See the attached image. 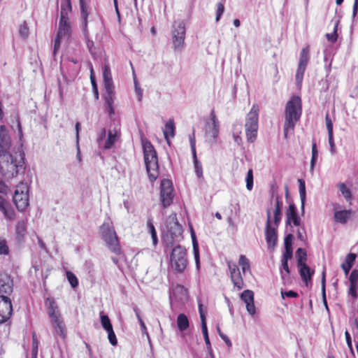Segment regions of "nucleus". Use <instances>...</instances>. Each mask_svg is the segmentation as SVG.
I'll return each mask as SVG.
<instances>
[{
    "mask_svg": "<svg viewBox=\"0 0 358 358\" xmlns=\"http://www.w3.org/2000/svg\"><path fill=\"white\" fill-rule=\"evenodd\" d=\"M194 164V171L198 178H201L203 176V169L201 163L197 159L196 152H195V155H192Z\"/></svg>",
    "mask_w": 358,
    "mask_h": 358,
    "instance_id": "nucleus-41",
    "label": "nucleus"
},
{
    "mask_svg": "<svg viewBox=\"0 0 358 358\" xmlns=\"http://www.w3.org/2000/svg\"><path fill=\"white\" fill-rule=\"evenodd\" d=\"M325 121L328 134H333V123L329 115H326Z\"/></svg>",
    "mask_w": 358,
    "mask_h": 358,
    "instance_id": "nucleus-63",
    "label": "nucleus"
},
{
    "mask_svg": "<svg viewBox=\"0 0 358 358\" xmlns=\"http://www.w3.org/2000/svg\"><path fill=\"white\" fill-rule=\"evenodd\" d=\"M286 217L287 224H290L292 222L294 226L300 225L301 220L296 213V208L294 203L289 204L286 212Z\"/></svg>",
    "mask_w": 358,
    "mask_h": 358,
    "instance_id": "nucleus-19",
    "label": "nucleus"
},
{
    "mask_svg": "<svg viewBox=\"0 0 358 358\" xmlns=\"http://www.w3.org/2000/svg\"><path fill=\"white\" fill-rule=\"evenodd\" d=\"M38 341L35 336V334L33 335V342H32V355L33 357H36L38 353Z\"/></svg>",
    "mask_w": 358,
    "mask_h": 358,
    "instance_id": "nucleus-58",
    "label": "nucleus"
},
{
    "mask_svg": "<svg viewBox=\"0 0 358 358\" xmlns=\"http://www.w3.org/2000/svg\"><path fill=\"white\" fill-rule=\"evenodd\" d=\"M100 234L108 248L115 253L120 250L118 239L112 222L110 220L104 222L100 227Z\"/></svg>",
    "mask_w": 358,
    "mask_h": 358,
    "instance_id": "nucleus-6",
    "label": "nucleus"
},
{
    "mask_svg": "<svg viewBox=\"0 0 358 358\" xmlns=\"http://www.w3.org/2000/svg\"><path fill=\"white\" fill-rule=\"evenodd\" d=\"M336 31H337V25L336 24V26L334 27V32L331 33V34H326V37L328 39V41H329L331 43H334V42L336 41L337 37H338L337 34H336Z\"/></svg>",
    "mask_w": 358,
    "mask_h": 358,
    "instance_id": "nucleus-57",
    "label": "nucleus"
},
{
    "mask_svg": "<svg viewBox=\"0 0 358 358\" xmlns=\"http://www.w3.org/2000/svg\"><path fill=\"white\" fill-rule=\"evenodd\" d=\"M210 121L206 125V140L213 143L215 142L219 134V122L216 120L214 112H212Z\"/></svg>",
    "mask_w": 358,
    "mask_h": 358,
    "instance_id": "nucleus-12",
    "label": "nucleus"
},
{
    "mask_svg": "<svg viewBox=\"0 0 358 358\" xmlns=\"http://www.w3.org/2000/svg\"><path fill=\"white\" fill-rule=\"evenodd\" d=\"M281 295L282 298H285V296L289 298H296L298 296V294L294 291L289 290V291H282Z\"/></svg>",
    "mask_w": 358,
    "mask_h": 358,
    "instance_id": "nucleus-64",
    "label": "nucleus"
},
{
    "mask_svg": "<svg viewBox=\"0 0 358 358\" xmlns=\"http://www.w3.org/2000/svg\"><path fill=\"white\" fill-rule=\"evenodd\" d=\"M338 189L341 194L343 195V196L347 199L349 200L351 197V193L350 189L346 187V185L344 183H341L338 185Z\"/></svg>",
    "mask_w": 358,
    "mask_h": 358,
    "instance_id": "nucleus-47",
    "label": "nucleus"
},
{
    "mask_svg": "<svg viewBox=\"0 0 358 358\" xmlns=\"http://www.w3.org/2000/svg\"><path fill=\"white\" fill-rule=\"evenodd\" d=\"M163 133L168 144H170L169 138H172L175 135V126L173 120H169L166 123L165 127L163 130Z\"/></svg>",
    "mask_w": 358,
    "mask_h": 358,
    "instance_id": "nucleus-27",
    "label": "nucleus"
},
{
    "mask_svg": "<svg viewBox=\"0 0 358 358\" xmlns=\"http://www.w3.org/2000/svg\"><path fill=\"white\" fill-rule=\"evenodd\" d=\"M238 264L244 273L250 271V262L245 255H241L240 256Z\"/></svg>",
    "mask_w": 358,
    "mask_h": 358,
    "instance_id": "nucleus-40",
    "label": "nucleus"
},
{
    "mask_svg": "<svg viewBox=\"0 0 358 358\" xmlns=\"http://www.w3.org/2000/svg\"><path fill=\"white\" fill-rule=\"evenodd\" d=\"M309 60V48L306 47L302 49L300 53L299 65L307 66Z\"/></svg>",
    "mask_w": 358,
    "mask_h": 358,
    "instance_id": "nucleus-39",
    "label": "nucleus"
},
{
    "mask_svg": "<svg viewBox=\"0 0 358 358\" xmlns=\"http://www.w3.org/2000/svg\"><path fill=\"white\" fill-rule=\"evenodd\" d=\"M13 292V280L10 277L0 272V296H8Z\"/></svg>",
    "mask_w": 358,
    "mask_h": 358,
    "instance_id": "nucleus-15",
    "label": "nucleus"
},
{
    "mask_svg": "<svg viewBox=\"0 0 358 358\" xmlns=\"http://www.w3.org/2000/svg\"><path fill=\"white\" fill-rule=\"evenodd\" d=\"M356 257L357 255L355 254L350 253L346 256L344 262L341 264V268L343 270L345 276L349 274V272L354 264Z\"/></svg>",
    "mask_w": 358,
    "mask_h": 358,
    "instance_id": "nucleus-25",
    "label": "nucleus"
},
{
    "mask_svg": "<svg viewBox=\"0 0 358 358\" xmlns=\"http://www.w3.org/2000/svg\"><path fill=\"white\" fill-rule=\"evenodd\" d=\"M242 133V125L241 124L236 123L233 126L232 134L235 143L237 145H241L242 143V138L241 134Z\"/></svg>",
    "mask_w": 358,
    "mask_h": 358,
    "instance_id": "nucleus-32",
    "label": "nucleus"
},
{
    "mask_svg": "<svg viewBox=\"0 0 358 358\" xmlns=\"http://www.w3.org/2000/svg\"><path fill=\"white\" fill-rule=\"evenodd\" d=\"M296 255L297 257V266L306 264L307 254L304 249L301 248H298Z\"/></svg>",
    "mask_w": 358,
    "mask_h": 358,
    "instance_id": "nucleus-38",
    "label": "nucleus"
},
{
    "mask_svg": "<svg viewBox=\"0 0 358 358\" xmlns=\"http://www.w3.org/2000/svg\"><path fill=\"white\" fill-rule=\"evenodd\" d=\"M102 77L104 88H114L110 68L108 64H105L102 69Z\"/></svg>",
    "mask_w": 358,
    "mask_h": 358,
    "instance_id": "nucleus-20",
    "label": "nucleus"
},
{
    "mask_svg": "<svg viewBox=\"0 0 358 358\" xmlns=\"http://www.w3.org/2000/svg\"><path fill=\"white\" fill-rule=\"evenodd\" d=\"M328 141L330 146V152L332 155L336 153V146L333 134H328Z\"/></svg>",
    "mask_w": 358,
    "mask_h": 358,
    "instance_id": "nucleus-55",
    "label": "nucleus"
},
{
    "mask_svg": "<svg viewBox=\"0 0 358 358\" xmlns=\"http://www.w3.org/2000/svg\"><path fill=\"white\" fill-rule=\"evenodd\" d=\"M10 138L6 127L0 126V152L8 151L10 146Z\"/></svg>",
    "mask_w": 358,
    "mask_h": 358,
    "instance_id": "nucleus-18",
    "label": "nucleus"
},
{
    "mask_svg": "<svg viewBox=\"0 0 358 358\" xmlns=\"http://www.w3.org/2000/svg\"><path fill=\"white\" fill-rule=\"evenodd\" d=\"M217 333H218L219 336L225 342V343L227 345V346L229 348L231 347L232 343H231L230 339L225 334L222 333L220 327H217Z\"/></svg>",
    "mask_w": 358,
    "mask_h": 358,
    "instance_id": "nucleus-59",
    "label": "nucleus"
},
{
    "mask_svg": "<svg viewBox=\"0 0 358 358\" xmlns=\"http://www.w3.org/2000/svg\"><path fill=\"white\" fill-rule=\"evenodd\" d=\"M246 182V188L248 190L250 191L253 188V171L252 169H249L245 178Z\"/></svg>",
    "mask_w": 358,
    "mask_h": 358,
    "instance_id": "nucleus-45",
    "label": "nucleus"
},
{
    "mask_svg": "<svg viewBox=\"0 0 358 358\" xmlns=\"http://www.w3.org/2000/svg\"><path fill=\"white\" fill-rule=\"evenodd\" d=\"M27 231V222L25 220H20L16 225V233L19 238H23Z\"/></svg>",
    "mask_w": 358,
    "mask_h": 358,
    "instance_id": "nucleus-37",
    "label": "nucleus"
},
{
    "mask_svg": "<svg viewBox=\"0 0 358 358\" xmlns=\"http://www.w3.org/2000/svg\"><path fill=\"white\" fill-rule=\"evenodd\" d=\"M142 146L148 174L150 180H155L158 177L159 167L157 152L153 145L147 139L142 140Z\"/></svg>",
    "mask_w": 358,
    "mask_h": 358,
    "instance_id": "nucleus-4",
    "label": "nucleus"
},
{
    "mask_svg": "<svg viewBox=\"0 0 358 358\" xmlns=\"http://www.w3.org/2000/svg\"><path fill=\"white\" fill-rule=\"evenodd\" d=\"M13 313L10 299L8 296H0V324L7 322Z\"/></svg>",
    "mask_w": 358,
    "mask_h": 358,
    "instance_id": "nucleus-11",
    "label": "nucleus"
},
{
    "mask_svg": "<svg viewBox=\"0 0 358 358\" xmlns=\"http://www.w3.org/2000/svg\"><path fill=\"white\" fill-rule=\"evenodd\" d=\"M105 91L106 94L104 96V99L108 108V113L110 115H113L114 114V109L113 108L115 99L114 88H110V90L108 88H106Z\"/></svg>",
    "mask_w": 358,
    "mask_h": 358,
    "instance_id": "nucleus-24",
    "label": "nucleus"
},
{
    "mask_svg": "<svg viewBox=\"0 0 358 358\" xmlns=\"http://www.w3.org/2000/svg\"><path fill=\"white\" fill-rule=\"evenodd\" d=\"M169 267L176 273H183L188 265L186 249L181 246H175L170 254Z\"/></svg>",
    "mask_w": 358,
    "mask_h": 358,
    "instance_id": "nucleus-5",
    "label": "nucleus"
},
{
    "mask_svg": "<svg viewBox=\"0 0 358 358\" xmlns=\"http://www.w3.org/2000/svg\"><path fill=\"white\" fill-rule=\"evenodd\" d=\"M241 300L245 303L248 313L254 315L256 313V308L254 304V293L250 289H246L241 294Z\"/></svg>",
    "mask_w": 358,
    "mask_h": 358,
    "instance_id": "nucleus-17",
    "label": "nucleus"
},
{
    "mask_svg": "<svg viewBox=\"0 0 358 358\" xmlns=\"http://www.w3.org/2000/svg\"><path fill=\"white\" fill-rule=\"evenodd\" d=\"M10 206L9 203L2 196H0V210L3 212Z\"/></svg>",
    "mask_w": 358,
    "mask_h": 358,
    "instance_id": "nucleus-62",
    "label": "nucleus"
},
{
    "mask_svg": "<svg viewBox=\"0 0 358 358\" xmlns=\"http://www.w3.org/2000/svg\"><path fill=\"white\" fill-rule=\"evenodd\" d=\"M257 129L258 107L254 105L248 113L245 121V133L249 142L252 143L256 139Z\"/></svg>",
    "mask_w": 358,
    "mask_h": 358,
    "instance_id": "nucleus-8",
    "label": "nucleus"
},
{
    "mask_svg": "<svg viewBox=\"0 0 358 358\" xmlns=\"http://www.w3.org/2000/svg\"><path fill=\"white\" fill-rule=\"evenodd\" d=\"M224 11V6L223 3H218L217 5V13L215 17V21L218 22Z\"/></svg>",
    "mask_w": 358,
    "mask_h": 358,
    "instance_id": "nucleus-54",
    "label": "nucleus"
},
{
    "mask_svg": "<svg viewBox=\"0 0 358 358\" xmlns=\"http://www.w3.org/2000/svg\"><path fill=\"white\" fill-rule=\"evenodd\" d=\"M67 279L72 287H76L78 285V280L76 276L71 271L66 272Z\"/></svg>",
    "mask_w": 358,
    "mask_h": 358,
    "instance_id": "nucleus-48",
    "label": "nucleus"
},
{
    "mask_svg": "<svg viewBox=\"0 0 358 358\" xmlns=\"http://www.w3.org/2000/svg\"><path fill=\"white\" fill-rule=\"evenodd\" d=\"M108 332V338L109 340L110 343L112 345H116L117 343V341L116 338V336L115 334V332L113 331V329H110L106 331Z\"/></svg>",
    "mask_w": 358,
    "mask_h": 358,
    "instance_id": "nucleus-52",
    "label": "nucleus"
},
{
    "mask_svg": "<svg viewBox=\"0 0 358 358\" xmlns=\"http://www.w3.org/2000/svg\"><path fill=\"white\" fill-rule=\"evenodd\" d=\"M306 66L299 65L296 73V80L297 85H301L303 80L304 72L306 71Z\"/></svg>",
    "mask_w": 358,
    "mask_h": 358,
    "instance_id": "nucleus-44",
    "label": "nucleus"
},
{
    "mask_svg": "<svg viewBox=\"0 0 358 358\" xmlns=\"http://www.w3.org/2000/svg\"><path fill=\"white\" fill-rule=\"evenodd\" d=\"M8 251L6 240L0 237V255H7Z\"/></svg>",
    "mask_w": 358,
    "mask_h": 358,
    "instance_id": "nucleus-53",
    "label": "nucleus"
},
{
    "mask_svg": "<svg viewBox=\"0 0 358 358\" xmlns=\"http://www.w3.org/2000/svg\"><path fill=\"white\" fill-rule=\"evenodd\" d=\"M2 213H3L5 217L9 220H14L15 218V213L10 206Z\"/></svg>",
    "mask_w": 358,
    "mask_h": 358,
    "instance_id": "nucleus-51",
    "label": "nucleus"
},
{
    "mask_svg": "<svg viewBox=\"0 0 358 358\" xmlns=\"http://www.w3.org/2000/svg\"><path fill=\"white\" fill-rule=\"evenodd\" d=\"M166 229L173 238L178 237L182 234V229L177 220L176 214L171 215L167 218Z\"/></svg>",
    "mask_w": 358,
    "mask_h": 358,
    "instance_id": "nucleus-14",
    "label": "nucleus"
},
{
    "mask_svg": "<svg viewBox=\"0 0 358 358\" xmlns=\"http://www.w3.org/2000/svg\"><path fill=\"white\" fill-rule=\"evenodd\" d=\"M298 268L302 280L306 283V285H308V282L311 280L314 271H311L307 264L298 266Z\"/></svg>",
    "mask_w": 358,
    "mask_h": 358,
    "instance_id": "nucleus-23",
    "label": "nucleus"
},
{
    "mask_svg": "<svg viewBox=\"0 0 358 358\" xmlns=\"http://www.w3.org/2000/svg\"><path fill=\"white\" fill-rule=\"evenodd\" d=\"M71 11L72 8H61L58 31L54 43V55L59 50L62 41L69 40L71 36L72 27L69 15Z\"/></svg>",
    "mask_w": 358,
    "mask_h": 358,
    "instance_id": "nucleus-3",
    "label": "nucleus"
},
{
    "mask_svg": "<svg viewBox=\"0 0 358 358\" xmlns=\"http://www.w3.org/2000/svg\"><path fill=\"white\" fill-rule=\"evenodd\" d=\"M265 236L268 248H274L277 241V234L275 228L271 226V212L269 210H267Z\"/></svg>",
    "mask_w": 358,
    "mask_h": 358,
    "instance_id": "nucleus-13",
    "label": "nucleus"
},
{
    "mask_svg": "<svg viewBox=\"0 0 358 358\" xmlns=\"http://www.w3.org/2000/svg\"><path fill=\"white\" fill-rule=\"evenodd\" d=\"M51 327L53 329V335L55 338L57 340L58 338L65 339L66 335V330L65 324L63 322L62 318H59L50 321Z\"/></svg>",
    "mask_w": 358,
    "mask_h": 358,
    "instance_id": "nucleus-16",
    "label": "nucleus"
},
{
    "mask_svg": "<svg viewBox=\"0 0 358 358\" xmlns=\"http://www.w3.org/2000/svg\"><path fill=\"white\" fill-rule=\"evenodd\" d=\"M100 317L101 325L106 331L113 328L108 317L104 315L103 312L100 313Z\"/></svg>",
    "mask_w": 358,
    "mask_h": 358,
    "instance_id": "nucleus-43",
    "label": "nucleus"
},
{
    "mask_svg": "<svg viewBox=\"0 0 358 358\" xmlns=\"http://www.w3.org/2000/svg\"><path fill=\"white\" fill-rule=\"evenodd\" d=\"M281 275L282 279H285L289 274V268L288 266V262L281 261Z\"/></svg>",
    "mask_w": 358,
    "mask_h": 358,
    "instance_id": "nucleus-49",
    "label": "nucleus"
},
{
    "mask_svg": "<svg viewBox=\"0 0 358 358\" xmlns=\"http://www.w3.org/2000/svg\"><path fill=\"white\" fill-rule=\"evenodd\" d=\"M189 143L191 146V150L192 155H195L196 152V142L194 138V131H193V133L192 135H189Z\"/></svg>",
    "mask_w": 358,
    "mask_h": 358,
    "instance_id": "nucleus-61",
    "label": "nucleus"
},
{
    "mask_svg": "<svg viewBox=\"0 0 358 358\" xmlns=\"http://www.w3.org/2000/svg\"><path fill=\"white\" fill-rule=\"evenodd\" d=\"M173 196L172 182L169 179L162 180L160 187V200L164 208L172 203Z\"/></svg>",
    "mask_w": 358,
    "mask_h": 358,
    "instance_id": "nucleus-10",
    "label": "nucleus"
},
{
    "mask_svg": "<svg viewBox=\"0 0 358 358\" xmlns=\"http://www.w3.org/2000/svg\"><path fill=\"white\" fill-rule=\"evenodd\" d=\"M48 316L50 321L61 318V314L58 310V307L53 299H48Z\"/></svg>",
    "mask_w": 358,
    "mask_h": 358,
    "instance_id": "nucleus-22",
    "label": "nucleus"
},
{
    "mask_svg": "<svg viewBox=\"0 0 358 358\" xmlns=\"http://www.w3.org/2000/svg\"><path fill=\"white\" fill-rule=\"evenodd\" d=\"M25 169L22 153L10 154L8 151L0 152V172L7 178L15 177Z\"/></svg>",
    "mask_w": 358,
    "mask_h": 358,
    "instance_id": "nucleus-1",
    "label": "nucleus"
},
{
    "mask_svg": "<svg viewBox=\"0 0 358 358\" xmlns=\"http://www.w3.org/2000/svg\"><path fill=\"white\" fill-rule=\"evenodd\" d=\"M117 138L118 135L116 131L113 132L112 131H109L108 134V138L103 146L104 149H110L113 146Z\"/></svg>",
    "mask_w": 358,
    "mask_h": 358,
    "instance_id": "nucleus-31",
    "label": "nucleus"
},
{
    "mask_svg": "<svg viewBox=\"0 0 358 358\" xmlns=\"http://www.w3.org/2000/svg\"><path fill=\"white\" fill-rule=\"evenodd\" d=\"M185 24L183 20H175L171 29L172 43L175 50L180 51L185 45Z\"/></svg>",
    "mask_w": 358,
    "mask_h": 358,
    "instance_id": "nucleus-9",
    "label": "nucleus"
},
{
    "mask_svg": "<svg viewBox=\"0 0 358 358\" xmlns=\"http://www.w3.org/2000/svg\"><path fill=\"white\" fill-rule=\"evenodd\" d=\"M227 264H228V268H229V270L230 272V276L232 275L233 274L236 273V272L240 271L239 268H238V266H236V264L232 263L231 262H228Z\"/></svg>",
    "mask_w": 358,
    "mask_h": 358,
    "instance_id": "nucleus-60",
    "label": "nucleus"
},
{
    "mask_svg": "<svg viewBox=\"0 0 358 358\" xmlns=\"http://www.w3.org/2000/svg\"><path fill=\"white\" fill-rule=\"evenodd\" d=\"M350 286L349 288L348 294L352 296V298L356 299L357 297V289L358 288V282L350 281Z\"/></svg>",
    "mask_w": 358,
    "mask_h": 358,
    "instance_id": "nucleus-50",
    "label": "nucleus"
},
{
    "mask_svg": "<svg viewBox=\"0 0 358 358\" xmlns=\"http://www.w3.org/2000/svg\"><path fill=\"white\" fill-rule=\"evenodd\" d=\"M301 115V100L299 96H294L287 103L285 109V121L284 124V136L294 131L296 122Z\"/></svg>",
    "mask_w": 358,
    "mask_h": 358,
    "instance_id": "nucleus-2",
    "label": "nucleus"
},
{
    "mask_svg": "<svg viewBox=\"0 0 358 358\" xmlns=\"http://www.w3.org/2000/svg\"><path fill=\"white\" fill-rule=\"evenodd\" d=\"M292 235L288 234L285 238V252L282 256L281 261H287L292 257Z\"/></svg>",
    "mask_w": 358,
    "mask_h": 358,
    "instance_id": "nucleus-21",
    "label": "nucleus"
},
{
    "mask_svg": "<svg viewBox=\"0 0 358 358\" xmlns=\"http://www.w3.org/2000/svg\"><path fill=\"white\" fill-rule=\"evenodd\" d=\"M29 31L26 22H23L19 28V35L22 38H27L29 36Z\"/></svg>",
    "mask_w": 358,
    "mask_h": 358,
    "instance_id": "nucleus-46",
    "label": "nucleus"
},
{
    "mask_svg": "<svg viewBox=\"0 0 358 358\" xmlns=\"http://www.w3.org/2000/svg\"><path fill=\"white\" fill-rule=\"evenodd\" d=\"M201 331H202V334L203 336V338H204L207 349H210L211 344H210L209 337H208L207 324H206V322H204L203 320V322L201 323Z\"/></svg>",
    "mask_w": 358,
    "mask_h": 358,
    "instance_id": "nucleus-42",
    "label": "nucleus"
},
{
    "mask_svg": "<svg viewBox=\"0 0 358 358\" xmlns=\"http://www.w3.org/2000/svg\"><path fill=\"white\" fill-rule=\"evenodd\" d=\"M147 229H148V231L151 235L152 240V245L154 246H156L158 243V238H157L155 228L152 224V220L151 218H149L147 221Z\"/></svg>",
    "mask_w": 358,
    "mask_h": 358,
    "instance_id": "nucleus-33",
    "label": "nucleus"
},
{
    "mask_svg": "<svg viewBox=\"0 0 358 358\" xmlns=\"http://www.w3.org/2000/svg\"><path fill=\"white\" fill-rule=\"evenodd\" d=\"M29 187L27 183L20 182L16 186L13 199L18 210L23 211L29 206Z\"/></svg>",
    "mask_w": 358,
    "mask_h": 358,
    "instance_id": "nucleus-7",
    "label": "nucleus"
},
{
    "mask_svg": "<svg viewBox=\"0 0 358 358\" xmlns=\"http://www.w3.org/2000/svg\"><path fill=\"white\" fill-rule=\"evenodd\" d=\"M299 182V195L301 203V210L304 212L306 192V185L305 181L302 179L298 180Z\"/></svg>",
    "mask_w": 358,
    "mask_h": 358,
    "instance_id": "nucleus-30",
    "label": "nucleus"
},
{
    "mask_svg": "<svg viewBox=\"0 0 358 358\" xmlns=\"http://www.w3.org/2000/svg\"><path fill=\"white\" fill-rule=\"evenodd\" d=\"M317 157H318V151H317V145H316L315 141L313 140V143H312V157H311V160H310V171L311 172H313V171H314V168H315V164L317 162Z\"/></svg>",
    "mask_w": 358,
    "mask_h": 358,
    "instance_id": "nucleus-36",
    "label": "nucleus"
},
{
    "mask_svg": "<svg viewBox=\"0 0 358 358\" xmlns=\"http://www.w3.org/2000/svg\"><path fill=\"white\" fill-rule=\"evenodd\" d=\"M192 244H193V251H194V257L195 259L196 266L197 269L199 268V245L196 239L195 234L194 231L192 232Z\"/></svg>",
    "mask_w": 358,
    "mask_h": 358,
    "instance_id": "nucleus-34",
    "label": "nucleus"
},
{
    "mask_svg": "<svg viewBox=\"0 0 358 358\" xmlns=\"http://www.w3.org/2000/svg\"><path fill=\"white\" fill-rule=\"evenodd\" d=\"M177 327L180 331H186L189 327V321L187 315L184 313H180L176 320Z\"/></svg>",
    "mask_w": 358,
    "mask_h": 358,
    "instance_id": "nucleus-26",
    "label": "nucleus"
},
{
    "mask_svg": "<svg viewBox=\"0 0 358 358\" xmlns=\"http://www.w3.org/2000/svg\"><path fill=\"white\" fill-rule=\"evenodd\" d=\"M273 213H274V220H273V222H274V224L277 227L278 226V224H280V220H281V216H282L281 210L275 209Z\"/></svg>",
    "mask_w": 358,
    "mask_h": 358,
    "instance_id": "nucleus-56",
    "label": "nucleus"
},
{
    "mask_svg": "<svg viewBox=\"0 0 358 358\" xmlns=\"http://www.w3.org/2000/svg\"><path fill=\"white\" fill-rule=\"evenodd\" d=\"M231 280L234 287H237L238 289L243 288L244 282L240 271L231 275Z\"/></svg>",
    "mask_w": 358,
    "mask_h": 358,
    "instance_id": "nucleus-35",
    "label": "nucleus"
},
{
    "mask_svg": "<svg viewBox=\"0 0 358 358\" xmlns=\"http://www.w3.org/2000/svg\"><path fill=\"white\" fill-rule=\"evenodd\" d=\"M79 1H80V10H81L80 15H81V17L83 19L82 28H83V31L85 32L86 29H87V18L89 13L87 11V7L85 2V0H79Z\"/></svg>",
    "mask_w": 358,
    "mask_h": 358,
    "instance_id": "nucleus-29",
    "label": "nucleus"
},
{
    "mask_svg": "<svg viewBox=\"0 0 358 358\" xmlns=\"http://www.w3.org/2000/svg\"><path fill=\"white\" fill-rule=\"evenodd\" d=\"M351 215L350 210H337L334 213V219L336 222H340L341 224H345L347 222Z\"/></svg>",
    "mask_w": 358,
    "mask_h": 358,
    "instance_id": "nucleus-28",
    "label": "nucleus"
}]
</instances>
